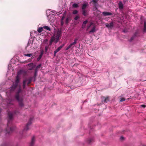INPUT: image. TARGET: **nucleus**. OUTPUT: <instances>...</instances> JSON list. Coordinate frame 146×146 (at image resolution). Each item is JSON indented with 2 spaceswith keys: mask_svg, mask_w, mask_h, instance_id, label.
Listing matches in <instances>:
<instances>
[{
  "mask_svg": "<svg viewBox=\"0 0 146 146\" xmlns=\"http://www.w3.org/2000/svg\"><path fill=\"white\" fill-rule=\"evenodd\" d=\"M37 70L36 69L35 70V74H34L35 76V77L36 76V75H37Z\"/></svg>",
  "mask_w": 146,
  "mask_h": 146,
  "instance_id": "cd10ccee",
  "label": "nucleus"
},
{
  "mask_svg": "<svg viewBox=\"0 0 146 146\" xmlns=\"http://www.w3.org/2000/svg\"><path fill=\"white\" fill-rule=\"evenodd\" d=\"M61 31L60 30H58L56 36L54 35L51 38L49 42V45H51L52 42L56 40V42H57L59 39V38L61 35Z\"/></svg>",
  "mask_w": 146,
  "mask_h": 146,
  "instance_id": "f257e3e1",
  "label": "nucleus"
},
{
  "mask_svg": "<svg viewBox=\"0 0 146 146\" xmlns=\"http://www.w3.org/2000/svg\"><path fill=\"white\" fill-rule=\"evenodd\" d=\"M33 55L32 54H24V55L27 56L31 57Z\"/></svg>",
  "mask_w": 146,
  "mask_h": 146,
  "instance_id": "b1692460",
  "label": "nucleus"
},
{
  "mask_svg": "<svg viewBox=\"0 0 146 146\" xmlns=\"http://www.w3.org/2000/svg\"><path fill=\"white\" fill-rule=\"evenodd\" d=\"M119 8L120 9H122L123 8V5L122 3L120 1L118 3Z\"/></svg>",
  "mask_w": 146,
  "mask_h": 146,
  "instance_id": "f8f14e48",
  "label": "nucleus"
},
{
  "mask_svg": "<svg viewBox=\"0 0 146 146\" xmlns=\"http://www.w3.org/2000/svg\"><path fill=\"white\" fill-rule=\"evenodd\" d=\"M72 7L74 8H77L78 7V5L76 3H74L72 5Z\"/></svg>",
  "mask_w": 146,
  "mask_h": 146,
  "instance_id": "5701e85b",
  "label": "nucleus"
},
{
  "mask_svg": "<svg viewBox=\"0 0 146 146\" xmlns=\"http://www.w3.org/2000/svg\"><path fill=\"white\" fill-rule=\"evenodd\" d=\"M42 54H43L42 53H41L39 55V57L37 58V61H39L41 59V58H42Z\"/></svg>",
  "mask_w": 146,
  "mask_h": 146,
  "instance_id": "412c9836",
  "label": "nucleus"
},
{
  "mask_svg": "<svg viewBox=\"0 0 146 146\" xmlns=\"http://www.w3.org/2000/svg\"><path fill=\"white\" fill-rule=\"evenodd\" d=\"M141 106L142 107L145 108L146 107V106L144 105H141Z\"/></svg>",
  "mask_w": 146,
  "mask_h": 146,
  "instance_id": "2f4dec72",
  "label": "nucleus"
},
{
  "mask_svg": "<svg viewBox=\"0 0 146 146\" xmlns=\"http://www.w3.org/2000/svg\"><path fill=\"white\" fill-rule=\"evenodd\" d=\"M1 109H0V113H1Z\"/></svg>",
  "mask_w": 146,
  "mask_h": 146,
  "instance_id": "e433bc0d",
  "label": "nucleus"
},
{
  "mask_svg": "<svg viewBox=\"0 0 146 146\" xmlns=\"http://www.w3.org/2000/svg\"><path fill=\"white\" fill-rule=\"evenodd\" d=\"M20 72H19L17 73V75L16 77V80L15 81V83H13L12 86L11 90H15L18 85V84L20 80Z\"/></svg>",
  "mask_w": 146,
  "mask_h": 146,
  "instance_id": "7ed1b4c3",
  "label": "nucleus"
},
{
  "mask_svg": "<svg viewBox=\"0 0 146 146\" xmlns=\"http://www.w3.org/2000/svg\"><path fill=\"white\" fill-rule=\"evenodd\" d=\"M8 115L9 118V119L8 120V123L7 124V127L9 126V124L10 121L12 120L13 119V114L12 113L9 112L8 113Z\"/></svg>",
  "mask_w": 146,
  "mask_h": 146,
  "instance_id": "0eeeda50",
  "label": "nucleus"
},
{
  "mask_svg": "<svg viewBox=\"0 0 146 146\" xmlns=\"http://www.w3.org/2000/svg\"><path fill=\"white\" fill-rule=\"evenodd\" d=\"M32 119H30L29 121V123L27 124V125L26 126L25 128L24 129V131H25V130L27 131L29 129V128H28V127L32 123L31 121H32Z\"/></svg>",
  "mask_w": 146,
  "mask_h": 146,
  "instance_id": "6e6552de",
  "label": "nucleus"
},
{
  "mask_svg": "<svg viewBox=\"0 0 146 146\" xmlns=\"http://www.w3.org/2000/svg\"><path fill=\"white\" fill-rule=\"evenodd\" d=\"M104 101L106 103L108 101H109V98L107 97L106 98H103Z\"/></svg>",
  "mask_w": 146,
  "mask_h": 146,
  "instance_id": "4be33fe9",
  "label": "nucleus"
},
{
  "mask_svg": "<svg viewBox=\"0 0 146 146\" xmlns=\"http://www.w3.org/2000/svg\"><path fill=\"white\" fill-rule=\"evenodd\" d=\"M9 131H8V130L7 129H6V134H9L11 132L13 131L12 129V128H11V127H10L9 128Z\"/></svg>",
  "mask_w": 146,
  "mask_h": 146,
  "instance_id": "6ab92c4d",
  "label": "nucleus"
},
{
  "mask_svg": "<svg viewBox=\"0 0 146 146\" xmlns=\"http://www.w3.org/2000/svg\"><path fill=\"white\" fill-rule=\"evenodd\" d=\"M35 141V137L33 136L31 142L30 143V146H33Z\"/></svg>",
  "mask_w": 146,
  "mask_h": 146,
  "instance_id": "2eb2a0df",
  "label": "nucleus"
},
{
  "mask_svg": "<svg viewBox=\"0 0 146 146\" xmlns=\"http://www.w3.org/2000/svg\"><path fill=\"white\" fill-rule=\"evenodd\" d=\"M93 22H91L90 23V25L88 27L87 30L90 28V27L92 25H93Z\"/></svg>",
  "mask_w": 146,
  "mask_h": 146,
  "instance_id": "c756f323",
  "label": "nucleus"
},
{
  "mask_svg": "<svg viewBox=\"0 0 146 146\" xmlns=\"http://www.w3.org/2000/svg\"><path fill=\"white\" fill-rule=\"evenodd\" d=\"M78 40V39L77 38H75L74 40V42L71 43L66 48L65 50H68L69 49L71 48H73L74 46V45L77 43Z\"/></svg>",
  "mask_w": 146,
  "mask_h": 146,
  "instance_id": "20e7f679",
  "label": "nucleus"
},
{
  "mask_svg": "<svg viewBox=\"0 0 146 146\" xmlns=\"http://www.w3.org/2000/svg\"><path fill=\"white\" fill-rule=\"evenodd\" d=\"M105 25L106 27L108 28H111L113 26V22L110 23V24L106 23L105 24Z\"/></svg>",
  "mask_w": 146,
  "mask_h": 146,
  "instance_id": "1a4fd4ad",
  "label": "nucleus"
},
{
  "mask_svg": "<svg viewBox=\"0 0 146 146\" xmlns=\"http://www.w3.org/2000/svg\"><path fill=\"white\" fill-rule=\"evenodd\" d=\"M82 14L84 16H86L88 15V12L87 10H82Z\"/></svg>",
  "mask_w": 146,
  "mask_h": 146,
  "instance_id": "ddd939ff",
  "label": "nucleus"
},
{
  "mask_svg": "<svg viewBox=\"0 0 146 146\" xmlns=\"http://www.w3.org/2000/svg\"><path fill=\"white\" fill-rule=\"evenodd\" d=\"M87 6V4H84L82 5V10H85L86 7Z\"/></svg>",
  "mask_w": 146,
  "mask_h": 146,
  "instance_id": "f3484780",
  "label": "nucleus"
},
{
  "mask_svg": "<svg viewBox=\"0 0 146 146\" xmlns=\"http://www.w3.org/2000/svg\"><path fill=\"white\" fill-rule=\"evenodd\" d=\"M98 1V0H92V1L94 3H96Z\"/></svg>",
  "mask_w": 146,
  "mask_h": 146,
  "instance_id": "473e14b6",
  "label": "nucleus"
},
{
  "mask_svg": "<svg viewBox=\"0 0 146 146\" xmlns=\"http://www.w3.org/2000/svg\"><path fill=\"white\" fill-rule=\"evenodd\" d=\"M125 100L124 98H121L120 100V102H122L123 101H125Z\"/></svg>",
  "mask_w": 146,
  "mask_h": 146,
  "instance_id": "c85d7f7f",
  "label": "nucleus"
},
{
  "mask_svg": "<svg viewBox=\"0 0 146 146\" xmlns=\"http://www.w3.org/2000/svg\"><path fill=\"white\" fill-rule=\"evenodd\" d=\"M47 49H48V47H47V46H46L45 47V50L46 51H47Z\"/></svg>",
  "mask_w": 146,
  "mask_h": 146,
  "instance_id": "f704fd0d",
  "label": "nucleus"
},
{
  "mask_svg": "<svg viewBox=\"0 0 146 146\" xmlns=\"http://www.w3.org/2000/svg\"><path fill=\"white\" fill-rule=\"evenodd\" d=\"M124 139V137L122 136L121 137H120V139L121 140H123Z\"/></svg>",
  "mask_w": 146,
  "mask_h": 146,
  "instance_id": "72a5a7b5",
  "label": "nucleus"
},
{
  "mask_svg": "<svg viewBox=\"0 0 146 146\" xmlns=\"http://www.w3.org/2000/svg\"><path fill=\"white\" fill-rule=\"evenodd\" d=\"M31 80H28L27 79L23 81V88L24 89L25 88L26 85H28L31 82Z\"/></svg>",
  "mask_w": 146,
  "mask_h": 146,
  "instance_id": "39448f33",
  "label": "nucleus"
},
{
  "mask_svg": "<svg viewBox=\"0 0 146 146\" xmlns=\"http://www.w3.org/2000/svg\"><path fill=\"white\" fill-rule=\"evenodd\" d=\"M95 29H96V26H95L94 25L92 29L89 32V33H91L94 32L96 30Z\"/></svg>",
  "mask_w": 146,
  "mask_h": 146,
  "instance_id": "dca6fc26",
  "label": "nucleus"
},
{
  "mask_svg": "<svg viewBox=\"0 0 146 146\" xmlns=\"http://www.w3.org/2000/svg\"><path fill=\"white\" fill-rule=\"evenodd\" d=\"M22 91L20 87L19 88V89L17 92L15 98L16 100L19 103V104L21 106H23V104L22 102L23 99L22 98H20L19 94L21 93Z\"/></svg>",
  "mask_w": 146,
  "mask_h": 146,
  "instance_id": "f03ea898",
  "label": "nucleus"
},
{
  "mask_svg": "<svg viewBox=\"0 0 146 146\" xmlns=\"http://www.w3.org/2000/svg\"><path fill=\"white\" fill-rule=\"evenodd\" d=\"M88 22V21L87 20H86L84 21L83 23L82 28L83 29H84L85 28L86 26V24Z\"/></svg>",
  "mask_w": 146,
  "mask_h": 146,
  "instance_id": "4468645a",
  "label": "nucleus"
},
{
  "mask_svg": "<svg viewBox=\"0 0 146 146\" xmlns=\"http://www.w3.org/2000/svg\"><path fill=\"white\" fill-rule=\"evenodd\" d=\"M133 39V37H132L131 38V40H130V41H131Z\"/></svg>",
  "mask_w": 146,
  "mask_h": 146,
  "instance_id": "c9c22d12",
  "label": "nucleus"
},
{
  "mask_svg": "<svg viewBox=\"0 0 146 146\" xmlns=\"http://www.w3.org/2000/svg\"><path fill=\"white\" fill-rule=\"evenodd\" d=\"M41 64H39L37 66L36 69L37 70L38 69L40 68L41 67Z\"/></svg>",
  "mask_w": 146,
  "mask_h": 146,
  "instance_id": "bb28decb",
  "label": "nucleus"
},
{
  "mask_svg": "<svg viewBox=\"0 0 146 146\" xmlns=\"http://www.w3.org/2000/svg\"><path fill=\"white\" fill-rule=\"evenodd\" d=\"M43 28L44 29H46L48 31H50L51 29L49 27L47 26H45L43 27Z\"/></svg>",
  "mask_w": 146,
  "mask_h": 146,
  "instance_id": "aec40b11",
  "label": "nucleus"
},
{
  "mask_svg": "<svg viewBox=\"0 0 146 146\" xmlns=\"http://www.w3.org/2000/svg\"><path fill=\"white\" fill-rule=\"evenodd\" d=\"M79 17L78 16H76L75 18H74V19L75 20H78V18H79Z\"/></svg>",
  "mask_w": 146,
  "mask_h": 146,
  "instance_id": "7c9ffc66",
  "label": "nucleus"
},
{
  "mask_svg": "<svg viewBox=\"0 0 146 146\" xmlns=\"http://www.w3.org/2000/svg\"><path fill=\"white\" fill-rule=\"evenodd\" d=\"M102 14L104 16L111 15H112V13L108 12H102Z\"/></svg>",
  "mask_w": 146,
  "mask_h": 146,
  "instance_id": "9b49d317",
  "label": "nucleus"
},
{
  "mask_svg": "<svg viewBox=\"0 0 146 146\" xmlns=\"http://www.w3.org/2000/svg\"><path fill=\"white\" fill-rule=\"evenodd\" d=\"M64 44H63L60 46L58 47L54 51V56H55L56 55V53L59 51L64 46Z\"/></svg>",
  "mask_w": 146,
  "mask_h": 146,
  "instance_id": "423d86ee",
  "label": "nucleus"
},
{
  "mask_svg": "<svg viewBox=\"0 0 146 146\" xmlns=\"http://www.w3.org/2000/svg\"><path fill=\"white\" fill-rule=\"evenodd\" d=\"M43 27H40L37 30L38 32L39 33H40L42 32L43 30Z\"/></svg>",
  "mask_w": 146,
  "mask_h": 146,
  "instance_id": "a211bd4d",
  "label": "nucleus"
},
{
  "mask_svg": "<svg viewBox=\"0 0 146 146\" xmlns=\"http://www.w3.org/2000/svg\"><path fill=\"white\" fill-rule=\"evenodd\" d=\"M144 31H146V22H145L144 23Z\"/></svg>",
  "mask_w": 146,
  "mask_h": 146,
  "instance_id": "393cba45",
  "label": "nucleus"
},
{
  "mask_svg": "<svg viewBox=\"0 0 146 146\" xmlns=\"http://www.w3.org/2000/svg\"><path fill=\"white\" fill-rule=\"evenodd\" d=\"M28 66L29 67H30V68H28V69L30 70H32L34 67V65H33V63L28 64Z\"/></svg>",
  "mask_w": 146,
  "mask_h": 146,
  "instance_id": "9d476101",
  "label": "nucleus"
},
{
  "mask_svg": "<svg viewBox=\"0 0 146 146\" xmlns=\"http://www.w3.org/2000/svg\"><path fill=\"white\" fill-rule=\"evenodd\" d=\"M78 12V11L77 10H74L73 12V14L75 15Z\"/></svg>",
  "mask_w": 146,
  "mask_h": 146,
  "instance_id": "a878e982",
  "label": "nucleus"
}]
</instances>
